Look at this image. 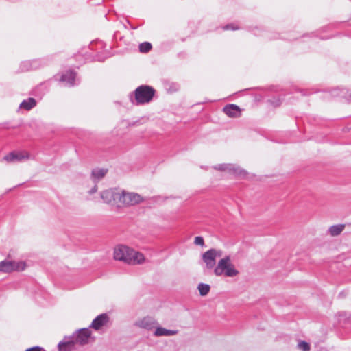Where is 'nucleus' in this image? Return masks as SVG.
Returning <instances> with one entry per match:
<instances>
[{"label":"nucleus","mask_w":351,"mask_h":351,"mask_svg":"<svg viewBox=\"0 0 351 351\" xmlns=\"http://www.w3.org/2000/svg\"><path fill=\"white\" fill-rule=\"evenodd\" d=\"M114 258L129 265H141L145 260L142 253L123 245H119L114 248Z\"/></svg>","instance_id":"f257e3e1"},{"label":"nucleus","mask_w":351,"mask_h":351,"mask_svg":"<svg viewBox=\"0 0 351 351\" xmlns=\"http://www.w3.org/2000/svg\"><path fill=\"white\" fill-rule=\"evenodd\" d=\"M213 273L216 276L233 278L239 275V272L232 263L230 256L221 258L214 268Z\"/></svg>","instance_id":"f03ea898"},{"label":"nucleus","mask_w":351,"mask_h":351,"mask_svg":"<svg viewBox=\"0 0 351 351\" xmlns=\"http://www.w3.org/2000/svg\"><path fill=\"white\" fill-rule=\"evenodd\" d=\"M144 201L145 198L140 194L123 190L121 191L120 196L119 197L118 207L132 206Z\"/></svg>","instance_id":"7ed1b4c3"},{"label":"nucleus","mask_w":351,"mask_h":351,"mask_svg":"<svg viewBox=\"0 0 351 351\" xmlns=\"http://www.w3.org/2000/svg\"><path fill=\"white\" fill-rule=\"evenodd\" d=\"M155 93L153 88L146 85L138 86L134 91L136 104L149 103L152 99Z\"/></svg>","instance_id":"20e7f679"},{"label":"nucleus","mask_w":351,"mask_h":351,"mask_svg":"<svg viewBox=\"0 0 351 351\" xmlns=\"http://www.w3.org/2000/svg\"><path fill=\"white\" fill-rule=\"evenodd\" d=\"M25 267L26 264L24 261L16 262L6 259L0 262V271L4 273H10L14 271H23Z\"/></svg>","instance_id":"39448f33"},{"label":"nucleus","mask_w":351,"mask_h":351,"mask_svg":"<svg viewBox=\"0 0 351 351\" xmlns=\"http://www.w3.org/2000/svg\"><path fill=\"white\" fill-rule=\"evenodd\" d=\"M222 256V252L219 250L210 249L202 254V260L208 269L215 268L216 266V258Z\"/></svg>","instance_id":"423d86ee"},{"label":"nucleus","mask_w":351,"mask_h":351,"mask_svg":"<svg viewBox=\"0 0 351 351\" xmlns=\"http://www.w3.org/2000/svg\"><path fill=\"white\" fill-rule=\"evenodd\" d=\"M91 331L88 328H82L73 333L70 337L75 344L83 346L89 342Z\"/></svg>","instance_id":"0eeeda50"},{"label":"nucleus","mask_w":351,"mask_h":351,"mask_svg":"<svg viewBox=\"0 0 351 351\" xmlns=\"http://www.w3.org/2000/svg\"><path fill=\"white\" fill-rule=\"evenodd\" d=\"M120 192L121 191H119L117 189H110L102 191L101 193V197L104 202L114 204L118 206Z\"/></svg>","instance_id":"6e6552de"},{"label":"nucleus","mask_w":351,"mask_h":351,"mask_svg":"<svg viewBox=\"0 0 351 351\" xmlns=\"http://www.w3.org/2000/svg\"><path fill=\"white\" fill-rule=\"evenodd\" d=\"M29 158V153L25 151L12 152L3 157V160L8 163L19 162Z\"/></svg>","instance_id":"1a4fd4ad"},{"label":"nucleus","mask_w":351,"mask_h":351,"mask_svg":"<svg viewBox=\"0 0 351 351\" xmlns=\"http://www.w3.org/2000/svg\"><path fill=\"white\" fill-rule=\"evenodd\" d=\"M134 325L147 330H152L158 325V322L154 317L146 316L136 321Z\"/></svg>","instance_id":"9d476101"},{"label":"nucleus","mask_w":351,"mask_h":351,"mask_svg":"<svg viewBox=\"0 0 351 351\" xmlns=\"http://www.w3.org/2000/svg\"><path fill=\"white\" fill-rule=\"evenodd\" d=\"M215 169L220 171H227L233 175L237 176L244 177L246 175L245 170L242 169L239 167H237L232 164H223L219 165L215 167Z\"/></svg>","instance_id":"9b49d317"},{"label":"nucleus","mask_w":351,"mask_h":351,"mask_svg":"<svg viewBox=\"0 0 351 351\" xmlns=\"http://www.w3.org/2000/svg\"><path fill=\"white\" fill-rule=\"evenodd\" d=\"M109 322V317L107 314L103 313L97 317H96L93 321L90 326L94 328L95 330H100L102 327L107 325Z\"/></svg>","instance_id":"f8f14e48"},{"label":"nucleus","mask_w":351,"mask_h":351,"mask_svg":"<svg viewBox=\"0 0 351 351\" xmlns=\"http://www.w3.org/2000/svg\"><path fill=\"white\" fill-rule=\"evenodd\" d=\"M60 80L69 86H74L76 84V73L73 71H66L62 74Z\"/></svg>","instance_id":"ddd939ff"},{"label":"nucleus","mask_w":351,"mask_h":351,"mask_svg":"<svg viewBox=\"0 0 351 351\" xmlns=\"http://www.w3.org/2000/svg\"><path fill=\"white\" fill-rule=\"evenodd\" d=\"M76 349V345L70 337H65L58 343V351H73Z\"/></svg>","instance_id":"4468645a"},{"label":"nucleus","mask_w":351,"mask_h":351,"mask_svg":"<svg viewBox=\"0 0 351 351\" xmlns=\"http://www.w3.org/2000/svg\"><path fill=\"white\" fill-rule=\"evenodd\" d=\"M178 333V330H169L161 326H158V325L155 327V330L154 332V335L155 337H169L173 336Z\"/></svg>","instance_id":"2eb2a0df"},{"label":"nucleus","mask_w":351,"mask_h":351,"mask_svg":"<svg viewBox=\"0 0 351 351\" xmlns=\"http://www.w3.org/2000/svg\"><path fill=\"white\" fill-rule=\"evenodd\" d=\"M224 113L230 117H238L240 116V108L235 104H228L223 109Z\"/></svg>","instance_id":"dca6fc26"},{"label":"nucleus","mask_w":351,"mask_h":351,"mask_svg":"<svg viewBox=\"0 0 351 351\" xmlns=\"http://www.w3.org/2000/svg\"><path fill=\"white\" fill-rule=\"evenodd\" d=\"M38 66L39 64L37 60L25 61L21 64V71H27L32 69H36Z\"/></svg>","instance_id":"f3484780"},{"label":"nucleus","mask_w":351,"mask_h":351,"mask_svg":"<svg viewBox=\"0 0 351 351\" xmlns=\"http://www.w3.org/2000/svg\"><path fill=\"white\" fill-rule=\"evenodd\" d=\"M107 169H93L91 174V178L94 182H97L102 179L106 174Z\"/></svg>","instance_id":"a211bd4d"},{"label":"nucleus","mask_w":351,"mask_h":351,"mask_svg":"<svg viewBox=\"0 0 351 351\" xmlns=\"http://www.w3.org/2000/svg\"><path fill=\"white\" fill-rule=\"evenodd\" d=\"M36 104V101L34 98H28L23 101L20 104V108L26 110H29L33 108Z\"/></svg>","instance_id":"6ab92c4d"},{"label":"nucleus","mask_w":351,"mask_h":351,"mask_svg":"<svg viewBox=\"0 0 351 351\" xmlns=\"http://www.w3.org/2000/svg\"><path fill=\"white\" fill-rule=\"evenodd\" d=\"M345 226L343 224L334 225L329 228L328 232L331 236L336 237L342 232Z\"/></svg>","instance_id":"aec40b11"},{"label":"nucleus","mask_w":351,"mask_h":351,"mask_svg":"<svg viewBox=\"0 0 351 351\" xmlns=\"http://www.w3.org/2000/svg\"><path fill=\"white\" fill-rule=\"evenodd\" d=\"M197 289L201 296H206L210 290V287L208 284L199 283Z\"/></svg>","instance_id":"412c9836"},{"label":"nucleus","mask_w":351,"mask_h":351,"mask_svg":"<svg viewBox=\"0 0 351 351\" xmlns=\"http://www.w3.org/2000/svg\"><path fill=\"white\" fill-rule=\"evenodd\" d=\"M297 347L302 351H310V344L304 341H300L298 342Z\"/></svg>","instance_id":"4be33fe9"},{"label":"nucleus","mask_w":351,"mask_h":351,"mask_svg":"<svg viewBox=\"0 0 351 351\" xmlns=\"http://www.w3.org/2000/svg\"><path fill=\"white\" fill-rule=\"evenodd\" d=\"M152 49L151 43L148 42H144L139 45V50L142 53H147Z\"/></svg>","instance_id":"5701e85b"},{"label":"nucleus","mask_w":351,"mask_h":351,"mask_svg":"<svg viewBox=\"0 0 351 351\" xmlns=\"http://www.w3.org/2000/svg\"><path fill=\"white\" fill-rule=\"evenodd\" d=\"M194 243L197 245H203L204 243L203 237H196L195 238Z\"/></svg>","instance_id":"b1692460"},{"label":"nucleus","mask_w":351,"mask_h":351,"mask_svg":"<svg viewBox=\"0 0 351 351\" xmlns=\"http://www.w3.org/2000/svg\"><path fill=\"white\" fill-rule=\"evenodd\" d=\"M25 351H45V350L40 346H34V347L27 349Z\"/></svg>","instance_id":"393cba45"},{"label":"nucleus","mask_w":351,"mask_h":351,"mask_svg":"<svg viewBox=\"0 0 351 351\" xmlns=\"http://www.w3.org/2000/svg\"><path fill=\"white\" fill-rule=\"evenodd\" d=\"M223 29H232V30H235V29H238V27H234L233 25H228L223 27Z\"/></svg>","instance_id":"a878e982"},{"label":"nucleus","mask_w":351,"mask_h":351,"mask_svg":"<svg viewBox=\"0 0 351 351\" xmlns=\"http://www.w3.org/2000/svg\"><path fill=\"white\" fill-rule=\"evenodd\" d=\"M97 191V185L95 184L89 191H88V193L89 194H93L95 193L96 191Z\"/></svg>","instance_id":"bb28decb"}]
</instances>
